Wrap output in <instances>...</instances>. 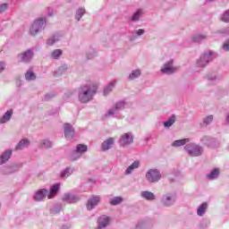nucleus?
Listing matches in <instances>:
<instances>
[{
    "label": "nucleus",
    "instance_id": "f257e3e1",
    "mask_svg": "<svg viewBox=\"0 0 229 229\" xmlns=\"http://www.w3.org/2000/svg\"><path fill=\"white\" fill-rule=\"evenodd\" d=\"M98 92V86L95 83H89L84 85L79 93V99L81 103H89Z\"/></svg>",
    "mask_w": 229,
    "mask_h": 229
},
{
    "label": "nucleus",
    "instance_id": "f03ea898",
    "mask_svg": "<svg viewBox=\"0 0 229 229\" xmlns=\"http://www.w3.org/2000/svg\"><path fill=\"white\" fill-rule=\"evenodd\" d=\"M44 24H46V18H39L36 21L30 28V35H37L44 27Z\"/></svg>",
    "mask_w": 229,
    "mask_h": 229
},
{
    "label": "nucleus",
    "instance_id": "7ed1b4c3",
    "mask_svg": "<svg viewBox=\"0 0 229 229\" xmlns=\"http://www.w3.org/2000/svg\"><path fill=\"white\" fill-rule=\"evenodd\" d=\"M85 152H87V145L79 144L76 150L72 153L71 160H78V158H80V157H81Z\"/></svg>",
    "mask_w": 229,
    "mask_h": 229
},
{
    "label": "nucleus",
    "instance_id": "20e7f679",
    "mask_svg": "<svg viewBox=\"0 0 229 229\" xmlns=\"http://www.w3.org/2000/svg\"><path fill=\"white\" fill-rule=\"evenodd\" d=\"M146 178L151 183H155V182H158L162 176L160 175V172L157 169H150L146 174Z\"/></svg>",
    "mask_w": 229,
    "mask_h": 229
},
{
    "label": "nucleus",
    "instance_id": "39448f33",
    "mask_svg": "<svg viewBox=\"0 0 229 229\" xmlns=\"http://www.w3.org/2000/svg\"><path fill=\"white\" fill-rule=\"evenodd\" d=\"M186 151L191 156V157H199L201 153H203V150L201 148H199L198 145L195 144H189L185 147Z\"/></svg>",
    "mask_w": 229,
    "mask_h": 229
},
{
    "label": "nucleus",
    "instance_id": "423d86ee",
    "mask_svg": "<svg viewBox=\"0 0 229 229\" xmlns=\"http://www.w3.org/2000/svg\"><path fill=\"white\" fill-rule=\"evenodd\" d=\"M161 72L163 74H173V72H176V68L173 66V61L166 63L161 69Z\"/></svg>",
    "mask_w": 229,
    "mask_h": 229
},
{
    "label": "nucleus",
    "instance_id": "0eeeda50",
    "mask_svg": "<svg viewBox=\"0 0 229 229\" xmlns=\"http://www.w3.org/2000/svg\"><path fill=\"white\" fill-rule=\"evenodd\" d=\"M99 201H101V198L99 196H93L91 199H89L87 203L88 210H92L94 207L99 205Z\"/></svg>",
    "mask_w": 229,
    "mask_h": 229
},
{
    "label": "nucleus",
    "instance_id": "6e6552de",
    "mask_svg": "<svg viewBox=\"0 0 229 229\" xmlns=\"http://www.w3.org/2000/svg\"><path fill=\"white\" fill-rule=\"evenodd\" d=\"M19 62H30L33 58V52L31 50H27L18 55Z\"/></svg>",
    "mask_w": 229,
    "mask_h": 229
},
{
    "label": "nucleus",
    "instance_id": "1a4fd4ad",
    "mask_svg": "<svg viewBox=\"0 0 229 229\" xmlns=\"http://www.w3.org/2000/svg\"><path fill=\"white\" fill-rule=\"evenodd\" d=\"M133 142V136L130 133H124L120 139L121 146H128Z\"/></svg>",
    "mask_w": 229,
    "mask_h": 229
},
{
    "label": "nucleus",
    "instance_id": "9d476101",
    "mask_svg": "<svg viewBox=\"0 0 229 229\" xmlns=\"http://www.w3.org/2000/svg\"><path fill=\"white\" fill-rule=\"evenodd\" d=\"M212 60V53L205 54L198 61V65L199 67H205L207 65L208 62H210Z\"/></svg>",
    "mask_w": 229,
    "mask_h": 229
},
{
    "label": "nucleus",
    "instance_id": "9b49d317",
    "mask_svg": "<svg viewBox=\"0 0 229 229\" xmlns=\"http://www.w3.org/2000/svg\"><path fill=\"white\" fill-rule=\"evenodd\" d=\"M64 135L67 139H72L74 137V128L69 123L64 124Z\"/></svg>",
    "mask_w": 229,
    "mask_h": 229
},
{
    "label": "nucleus",
    "instance_id": "f8f14e48",
    "mask_svg": "<svg viewBox=\"0 0 229 229\" xmlns=\"http://www.w3.org/2000/svg\"><path fill=\"white\" fill-rule=\"evenodd\" d=\"M114 138H109L102 143V151H108L114 146Z\"/></svg>",
    "mask_w": 229,
    "mask_h": 229
},
{
    "label": "nucleus",
    "instance_id": "ddd939ff",
    "mask_svg": "<svg viewBox=\"0 0 229 229\" xmlns=\"http://www.w3.org/2000/svg\"><path fill=\"white\" fill-rule=\"evenodd\" d=\"M110 224V218L107 216H103L98 218V228H106L108 225Z\"/></svg>",
    "mask_w": 229,
    "mask_h": 229
},
{
    "label": "nucleus",
    "instance_id": "4468645a",
    "mask_svg": "<svg viewBox=\"0 0 229 229\" xmlns=\"http://www.w3.org/2000/svg\"><path fill=\"white\" fill-rule=\"evenodd\" d=\"M59 189H60V184H54L50 190V192L47 195V199H52V198H55Z\"/></svg>",
    "mask_w": 229,
    "mask_h": 229
},
{
    "label": "nucleus",
    "instance_id": "2eb2a0df",
    "mask_svg": "<svg viewBox=\"0 0 229 229\" xmlns=\"http://www.w3.org/2000/svg\"><path fill=\"white\" fill-rule=\"evenodd\" d=\"M13 114V110H9L7 111L2 118H0V123L1 124H4V123H8V121H10V119H12V115Z\"/></svg>",
    "mask_w": 229,
    "mask_h": 229
},
{
    "label": "nucleus",
    "instance_id": "dca6fc26",
    "mask_svg": "<svg viewBox=\"0 0 229 229\" xmlns=\"http://www.w3.org/2000/svg\"><path fill=\"white\" fill-rule=\"evenodd\" d=\"M12 157V150H6L1 157H0V165L4 164V162H8L10 157Z\"/></svg>",
    "mask_w": 229,
    "mask_h": 229
},
{
    "label": "nucleus",
    "instance_id": "f3484780",
    "mask_svg": "<svg viewBox=\"0 0 229 229\" xmlns=\"http://www.w3.org/2000/svg\"><path fill=\"white\" fill-rule=\"evenodd\" d=\"M46 194H47V190H39L34 199H36V201H42V199H44V198L46 197Z\"/></svg>",
    "mask_w": 229,
    "mask_h": 229
},
{
    "label": "nucleus",
    "instance_id": "a211bd4d",
    "mask_svg": "<svg viewBox=\"0 0 229 229\" xmlns=\"http://www.w3.org/2000/svg\"><path fill=\"white\" fill-rule=\"evenodd\" d=\"M187 142H191V140L190 139L177 140L173 142L172 146H174V148H178L180 146H185Z\"/></svg>",
    "mask_w": 229,
    "mask_h": 229
},
{
    "label": "nucleus",
    "instance_id": "6ab92c4d",
    "mask_svg": "<svg viewBox=\"0 0 229 229\" xmlns=\"http://www.w3.org/2000/svg\"><path fill=\"white\" fill-rule=\"evenodd\" d=\"M139 165H140V163L139 161H134L126 170V174H131L133 170L139 169Z\"/></svg>",
    "mask_w": 229,
    "mask_h": 229
},
{
    "label": "nucleus",
    "instance_id": "aec40b11",
    "mask_svg": "<svg viewBox=\"0 0 229 229\" xmlns=\"http://www.w3.org/2000/svg\"><path fill=\"white\" fill-rule=\"evenodd\" d=\"M207 208H208V204H207L206 202L202 203L197 209L198 216H203Z\"/></svg>",
    "mask_w": 229,
    "mask_h": 229
},
{
    "label": "nucleus",
    "instance_id": "412c9836",
    "mask_svg": "<svg viewBox=\"0 0 229 229\" xmlns=\"http://www.w3.org/2000/svg\"><path fill=\"white\" fill-rule=\"evenodd\" d=\"M141 196L145 199H148L150 201L155 199V194H153V192H151V191H143V192H141Z\"/></svg>",
    "mask_w": 229,
    "mask_h": 229
},
{
    "label": "nucleus",
    "instance_id": "4be33fe9",
    "mask_svg": "<svg viewBox=\"0 0 229 229\" xmlns=\"http://www.w3.org/2000/svg\"><path fill=\"white\" fill-rule=\"evenodd\" d=\"M30 146V140H21L16 146V149H23V148H28Z\"/></svg>",
    "mask_w": 229,
    "mask_h": 229
},
{
    "label": "nucleus",
    "instance_id": "5701e85b",
    "mask_svg": "<svg viewBox=\"0 0 229 229\" xmlns=\"http://www.w3.org/2000/svg\"><path fill=\"white\" fill-rule=\"evenodd\" d=\"M62 50L61 49H55L52 52L51 57L54 58V60H58L62 56Z\"/></svg>",
    "mask_w": 229,
    "mask_h": 229
},
{
    "label": "nucleus",
    "instance_id": "b1692460",
    "mask_svg": "<svg viewBox=\"0 0 229 229\" xmlns=\"http://www.w3.org/2000/svg\"><path fill=\"white\" fill-rule=\"evenodd\" d=\"M174 121H176V118L174 116H172L168 121L164 123L165 128H171V126L174 124Z\"/></svg>",
    "mask_w": 229,
    "mask_h": 229
},
{
    "label": "nucleus",
    "instance_id": "393cba45",
    "mask_svg": "<svg viewBox=\"0 0 229 229\" xmlns=\"http://www.w3.org/2000/svg\"><path fill=\"white\" fill-rule=\"evenodd\" d=\"M72 174V169L71 168H66L62 174H61V178H69Z\"/></svg>",
    "mask_w": 229,
    "mask_h": 229
},
{
    "label": "nucleus",
    "instance_id": "a878e982",
    "mask_svg": "<svg viewBox=\"0 0 229 229\" xmlns=\"http://www.w3.org/2000/svg\"><path fill=\"white\" fill-rule=\"evenodd\" d=\"M162 201L165 207H169V205H173V200L171 199V197L167 195L163 198Z\"/></svg>",
    "mask_w": 229,
    "mask_h": 229
},
{
    "label": "nucleus",
    "instance_id": "bb28decb",
    "mask_svg": "<svg viewBox=\"0 0 229 229\" xmlns=\"http://www.w3.org/2000/svg\"><path fill=\"white\" fill-rule=\"evenodd\" d=\"M25 78H26V80L30 81L31 80H35L37 78V76L35 75V73L33 72L28 71L25 74Z\"/></svg>",
    "mask_w": 229,
    "mask_h": 229
},
{
    "label": "nucleus",
    "instance_id": "cd10ccee",
    "mask_svg": "<svg viewBox=\"0 0 229 229\" xmlns=\"http://www.w3.org/2000/svg\"><path fill=\"white\" fill-rule=\"evenodd\" d=\"M65 201H69L70 203H72L74 201H78V199L76 197L72 196V194H66L64 198Z\"/></svg>",
    "mask_w": 229,
    "mask_h": 229
},
{
    "label": "nucleus",
    "instance_id": "c85d7f7f",
    "mask_svg": "<svg viewBox=\"0 0 229 229\" xmlns=\"http://www.w3.org/2000/svg\"><path fill=\"white\" fill-rule=\"evenodd\" d=\"M217 176H219V169L215 168L208 175V178L214 179V178H217Z\"/></svg>",
    "mask_w": 229,
    "mask_h": 229
},
{
    "label": "nucleus",
    "instance_id": "c756f323",
    "mask_svg": "<svg viewBox=\"0 0 229 229\" xmlns=\"http://www.w3.org/2000/svg\"><path fill=\"white\" fill-rule=\"evenodd\" d=\"M139 76H140V71H133L131 74L129 76V80H135V78H139Z\"/></svg>",
    "mask_w": 229,
    "mask_h": 229
},
{
    "label": "nucleus",
    "instance_id": "7c9ffc66",
    "mask_svg": "<svg viewBox=\"0 0 229 229\" xmlns=\"http://www.w3.org/2000/svg\"><path fill=\"white\" fill-rule=\"evenodd\" d=\"M123 202V198L121 197H115L114 199L110 200L111 205H119V203Z\"/></svg>",
    "mask_w": 229,
    "mask_h": 229
},
{
    "label": "nucleus",
    "instance_id": "2f4dec72",
    "mask_svg": "<svg viewBox=\"0 0 229 229\" xmlns=\"http://www.w3.org/2000/svg\"><path fill=\"white\" fill-rule=\"evenodd\" d=\"M115 85V82H111L106 89L104 90V95L106 96L108 92H112V89H114V86Z\"/></svg>",
    "mask_w": 229,
    "mask_h": 229
},
{
    "label": "nucleus",
    "instance_id": "473e14b6",
    "mask_svg": "<svg viewBox=\"0 0 229 229\" xmlns=\"http://www.w3.org/2000/svg\"><path fill=\"white\" fill-rule=\"evenodd\" d=\"M84 14H85V9H79L76 13V19L80 21V18L83 17Z\"/></svg>",
    "mask_w": 229,
    "mask_h": 229
},
{
    "label": "nucleus",
    "instance_id": "72a5a7b5",
    "mask_svg": "<svg viewBox=\"0 0 229 229\" xmlns=\"http://www.w3.org/2000/svg\"><path fill=\"white\" fill-rule=\"evenodd\" d=\"M223 22H229V10L226 11L221 18Z\"/></svg>",
    "mask_w": 229,
    "mask_h": 229
},
{
    "label": "nucleus",
    "instance_id": "f704fd0d",
    "mask_svg": "<svg viewBox=\"0 0 229 229\" xmlns=\"http://www.w3.org/2000/svg\"><path fill=\"white\" fill-rule=\"evenodd\" d=\"M205 36L203 35H198V36H194L192 40L193 42H201V40L205 39Z\"/></svg>",
    "mask_w": 229,
    "mask_h": 229
},
{
    "label": "nucleus",
    "instance_id": "c9c22d12",
    "mask_svg": "<svg viewBox=\"0 0 229 229\" xmlns=\"http://www.w3.org/2000/svg\"><path fill=\"white\" fill-rule=\"evenodd\" d=\"M140 13H142V10H138L132 16V21H139V17H140Z\"/></svg>",
    "mask_w": 229,
    "mask_h": 229
},
{
    "label": "nucleus",
    "instance_id": "e433bc0d",
    "mask_svg": "<svg viewBox=\"0 0 229 229\" xmlns=\"http://www.w3.org/2000/svg\"><path fill=\"white\" fill-rule=\"evenodd\" d=\"M214 121V117L212 115L207 116L204 120L205 124H210Z\"/></svg>",
    "mask_w": 229,
    "mask_h": 229
},
{
    "label": "nucleus",
    "instance_id": "4c0bfd02",
    "mask_svg": "<svg viewBox=\"0 0 229 229\" xmlns=\"http://www.w3.org/2000/svg\"><path fill=\"white\" fill-rule=\"evenodd\" d=\"M6 10H8V4H3L2 5H0V13L6 12Z\"/></svg>",
    "mask_w": 229,
    "mask_h": 229
},
{
    "label": "nucleus",
    "instance_id": "58836bf2",
    "mask_svg": "<svg viewBox=\"0 0 229 229\" xmlns=\"http://www.w3.org/2000/svg\"><path fill=\"white\" fill-rule=\"evenodd\" d=\"M6 69V66L4 65V63L0 62V72H3Z\"/></svg>",
    "mask_w": 229,
    "mask_h": 229
},
{
    "label": "nucleus",
    "instance_id": "ea45409f",
    "mask_svg": "<svg viewBox=\"0 0 229 229\" xmlns=\"http://www.w3.org/2000/svg\"><path fill=\"white\" fill-rule=\"evenodd\" d=\"M224 49L229 51V39L224 44Z\"/></svg>",
    "mask_w": 229,
    "mask_h": 229
},
{
    "label": "nucleus",
    "instance_id": "a19ab883",
    "mask_svg": "<svg viewBox=\"0 0 229 229\" xmlns=\"http://www.w3.org/2000/svg\"><path fill=\"white\" fill-rule=\"evenodd\" d=\"M136 33H137V35H138L139 37H140V35H144V30L140 29V30H137Z\"/></svg>",
    "mask_w": 229,
    "mask_h": 229
},
{
    "label": "nucleus",
    "instance_id": "79ce46f5",
    "mask_svg": "<svg viewBox=\"0 0 229 229\" xmlns=\"http://www.w3.org/2000/svg\"><path fill=\"white\" fill-rule=\"evenodd\" d=\"M54 42H55V39H48L47 40L48 46H53Z\"/></svg>",
    "mask_w": 229,
    "mask_h": 229
},
{
    "label": "nucleus",
    "instance_id": "37998d69",
    "mask_svg": "<svg viewBox=\"0 0 229 229\" xmlns=\"http://www.w3.org/2000/svg\"><path fill=\"white\" fill-rule=\"evenodd\" d=\"M46 144H47V148H51V143H49V141H47V143H44L45 146Z\"/></svg>",
    "mask_w": 229,
    "mask_h": 229
},
{
    "label": "nucleus",
    "instance_id": "c03bdc74",
    "mask_svg": "<svg viewBox=\"0 0 229 229\" xmlns=\"http://www.w3.org/2000/svg\"><path fill=\"white\" fill-rule=\"evenodd\" d=\"M112 114H114V111H113V110H110V111L108 112V115H112Z\"/></svg>",
    "mask_w": 229,
    "mask_h": 229
}]
</instances>
